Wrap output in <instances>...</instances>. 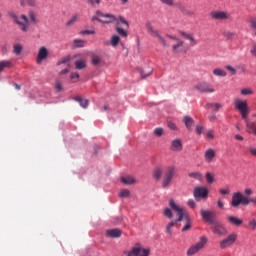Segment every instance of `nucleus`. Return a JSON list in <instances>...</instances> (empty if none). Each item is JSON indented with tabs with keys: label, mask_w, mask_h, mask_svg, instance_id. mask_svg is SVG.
I'll list each match as a JSON object with an SVG mask.
<instances>
[{
	"label": "nucleus",
	"mask_w": 256,
	"mask_h": 256,
	"mask_svg": "<svg viewBox=\"0 0 256 256\" xmlns=\"http://www.w3.org/2000/svg\"><path fill=\"white\" fill-rule=\"evenodd\" d=\"M74 65L78 70L85 69V67H87V60L85 59L77 60L75 61Z\"/></svg>",
	"instance_id": "26"
},
{
	"label": "nucleus",
	"mask_w": 256,
	"mask_h": 256,
	"mask_svg": "<svg viewBox=\"0 0 256 256\" xmlns=\"http://www.w3.org/2000/svg\"><path fill=\"white\" fill-rule=\"evenodd\" d=\"M250 53L253 57H256V46H253L250 50Z\"/></svg>",
	"instance_id": "63"
},
{
	"label": "nucleus",
	"mask_w": 256,
	"mask_h": 256,
	"mask_svg": "<svg viewBox=\"0 0 256 256\" xmlns=\"http://www.w3.org/2000/svg\"><path fill=\"white\" fill-rule=\"evenodd\" d=\"M70 79H79V74L77 72H72L70 74Z\"/></svg>",
	"instance_id": "62"
},
{
	"label": "nucleus",
	"mask_w": 256,
	"mask_h": 256,
	"mask_svg": "<svg viewBox=\"0 0 256 256\" xmlns=\"http://www.w3.org/2000/svg\"><path fill=\"white\" fill-rule=\"evenodd\" d=\"M246 123V127L248 129V133H254L256 127L254 122H251L249 119L246 118V120H244Z\"/></svg>",
	"instance_id": "27"
},
{
	"label": "nucleus",
	"mask_w": 256,
	"mask_h": 256,
	"mask_svg": "<svg viewBox=\"0 0 256 256\" xmlns=\"http://www.w3.org/2000/svg\"><path fill=\"white\" fill-rule=\"evenodd\" d=\"M226 69L228 71H230L232 75H236L237 74V70H235V68H233V66H229L228 65V66H226Z\"/></svg>",
	"instance_id": "55"
},
{
	"label": "nucleus",
	"mask_w": 256,
	"mask_h": 256,
	"mask_svg": "<svg viewBox=\"0 0 256 256\" xmlns=\"http://www.w3.org/2000/svg\"><path fill=\"white\" fill-rule=\"evenodd\" d=\"M235 241H237V234L231 233L226 238L219 242L220 248L227 249L231 247V245H233Z\"/></svg>",
	"instance_id": "10"
},
{
	"label": "nucleus",
	"mask_w": 256,
	"mask_h": 256,
	"mask_svg": "<svg viewBox=\"0 0 256 256\" xmlns=\"http://www.w3.org/2000/svg\"><path fill=\"white\" fill-rule=\"evenodd\" d=\"M96 15L98 17H103L104 19H107V20L102 19V23H104L105 25H109V23H114V21H117V17H115V15L103 14V12H101L100 10L96 11Z\"/></svg>",
	"instance_id": "13"
},
{
	"label": "nucleus",
	"mask_w": 256,
	"mask_h": 256,
	"mask_svg": "<svg viewBox=\"0 0 256 256\" xmlns=\"http://www.w3.org/2000/svg\"><path fill=\"white\" fill-rule=\"evenodd\" d=\"M250 204H251L250 198L245 196L243 193L239 191L233 193L230 205L234 207V209H237L240 205L247 207V205H250Z\"/></svg>",
	"instance_id": "3"
},
{
	"label": "nucleus",
	"mask_w": 256,
	"mask_h": 256,
	"mask_svg": "<svg viewBox=\"0 0 256 256\" xmlns=\"http://www.w3.org/2000/svg\"><path fill=\"white\" fill-rule=\"evenodd\" d=\"M207 241H208V239L206 236L200 237V241L197 242L196 244L192 245L187 250V255L192 256V255L199 253L201 251V249H203L205 247V245H207Z\"/></svg>",
	"instance_id": "7"
},
{
	"label": "nucleus",
	"mask_w": 256,
	"mask_h": 256,
	"mask_svg": "<svg viewBox=\"0 0 256 256\" xmlns=\"http://www.w3.org/2000/svg\"><path fill=\"white\" fill-rule=\"evenodd\" d=\"M248 228L251 230V231H256V220L255 218H252L248 221Z\"/></svg>",
	"instance_id": "36"
},
{
	"label": "nucleus",
	"mask_w": 256,
	"mask_h": 256,
	"mask_svg": "<svg viewBox=\"0 0 256 256\" xmlns=\"http://www.w3.org/2000/svg\"><path fill=\"white\" fill-rule=\"evenodd\" d=\"M129 195H131V191L127 190V189H123L119 192V197H122V198H127L129 197Z\"/></svg>",
	"instance_id": "37"
},
{
	"label": "nucleus",
	"mask_w": 256,
	"mask_h": 256,
	"mask_svg": "<svg viewBox=\"0 0 256 256\" xmlns=\"http://www.w3.org/2000/svg\"><path fill=\"white\" fill-rule=\"evenodd\" d=\"M118 21L125 25L126 29H129V22L123 16H118Z\"/></svg>",
	"instance_id": "42"
},
{
	"label": "nucleus",
	"mask_w": 256,
	"mask_h": 256,
	"mask_svg": "<svg viewBox=\"0 0 256 256\" xmlns=\"http://www.w3.org/2000/svg\"><path fill=\"white\" fill-rule=\"evenodd\" d=\"M121 41V38L117 35H112L110 39V43L112 47H117L119 45V42Z\"/></svg>",
	"instance_id": "32"
},
{
	"label": "nucleus",
	"mask_w": 256,
	"mask_h": 256,
	"mask_svg": "<svg viewBox=\"0 0 256 256\" xmlns=\"http://www.w3.org/2000/svg\"><path fill=\"white\" fill-rule=\"evenodd\" d=\"M146 30L147 32L152 36L155 37L156 39H158V42L160 43V45H162V47H170L169 42H167V40L165 39V37H163L159 31L155 30L153 28V24H151V22H146L145 24Z\"/></svg>",
	"instance_id": "6"
},
{
	"label": "nucleus",
	"mask_w": 256,
	"mask_h": 256,
	"mask_svg": "<svg viewBox=\"0 0 256 256\" xmlns=\"http://www.w3.org/2000/svg\"><path fill=\"white\" fill-rule=\"evenodd\" d=\"M121 182L124 185H135L136 180L133 178V176H126V177H121Z\"/></svg>",
	"instance_id": "23"
},
{
	"label": "nucleus",
	"mask_w": 256,
	"mask_h": 256,
	"mask_svg": "<svg viewBox=\"0 0 256 256\" xmlns=\"http://www.w3.org/2000/svg\"><path fill=\"white\" fill-rule=\"evenodd\" d=\"M216 153L212 148L207 149L204 152V159L206 163H211L215 159Z\"/></svg>",
	"instance_id": "18"
},
{
	"label": "nucleus",
	"mask_w": 256,
	"mask_h": 256,
	"mask_svg": "<svg viewBox=\"0 0 256 256\" xmlns=\"http://www.w3.org/2000/svg\"><path fill=\"white\" fill-rule=\"evenodd\" d=\"M205 135H206L207 139H210V140L215 139V134H214L213 130L206 131Z\"/></svg>",
	"instance_id": "46"
},
{
	"label": "nucleus",
	"mask_w": 256,
	"mask_h": 256,
	"mask_svg": "<svg viewBox=\"0 0 256 256\" xmlns=\"http://www.w3.org/2000/svg\"><path fill=\"white\" fill-rule=\"evenodd\" d=\"M11 61H0V73L5 69H11Z\"/></svg>",
	"instance_id": "28"
},
{
	"label": "nucleus",
	"mask_w": 256,
	"mask_h": 256,
	"mask_svg": "<svg viewBox=\"0 0 256 256\" xmlns=\"http://www.w3.org/2000/svg\"><path fill=\"white\" fill-rule=\"evenodd\" d=\"M207 195H209V190L206 187H196L194 189V197L196 199H206Z\"/></svg>",
	"instance_id": "16"
},
{
	"label": "nucleus",
	"mask_w": 256,
	"mask_h": 256,
	"mask_svg": "<svg viewBox=\"0 0 256 256\" xmlns=\"http://www.w3.org/2000/svg\"><path fill=\"white\" fill-rule=\"evenodd\" d=\"M219 193L221 195H229V193H231V190H229V188H224V189H220Z\"/></svg>",
	"instance_id": "52"
},
{
	"label": "nucleus",
	"mask_w": 256,
	"mask_h": 256,
	"mask_svg": "<svg viewBox=\"0 0 256 256\" xmlns=\"http://www.w3.org/2000/svg\"><path fill=\"white\" fill-rule=\"evenodd\" d=\"M213 75L216 77H227V72H225L223 69L215 68L213 70Z\"/></svg>",
	"instance_id": "30"
},
{
	"label": "nucleus",
	"mask_w": 256,
	"mask_h": 256,
	"mask_svg": "<svg viewBox=\"0 0 256 256\" xmlns=\"http://www.w3.org/2000/svg\"><path fill=\"white\" fill-rule=\"evenodd\" d=\"M182 121L188 131H193V125H195V120H193V118L190 116H184Z\"/></svg>",
	"instance_id": "19"
},
{
	"label": "nucleus",
	"mask_w": 256,
	"mask_h": 256,
	"mask_svg": "<svg viewBox=\"0 0 256 256\" xmlns=\"http://www.w3.org/2000/svg\"><path fill=\"white\" fill-rule=\"evenodd\" d=\"M227 219L229 223L235 225V227H241V225H243V221L237 216H228Z\"/></svg>",
	"instance_id": "21"
},
{
	"label": "nucleus",
	"mask_w": 256,
	"mask_h": 256,
	"mask_svg": "<svg viewBox=\"0 0 256 256\" xmlns=\"http://www.w3.org/2000/svg\"><path fill=\"white\" fill-rule=\"evenodd\" d=\"M221 107H223V105H221V103H214L213 109H214V111H218L221 109Z\"/></svg>",
	"instance_id": "59"
},
{
	"label": "nucleus",
	"mask_w": 256,
	"mask_h": 256,
	"mask_svg": "<svg viewBox=\"0 0 256 256\" xmlns=\"http://www.w3.org/2000/svg\"><path fill=\"white\" fill-rule=\"evenodd\" d=\"M77 19H79L78 15H74L72 16L66 23L67 27H71V25H73V23H75L77 21Z\"/></svg>",
	"instance_id": "38"
},
{
	"label": "nucleus",
	"mask_w": 256,
	"mask_h": 256,
	"mask_svg": "<svg viewBox=\"0 0 256 256\" xmlns=\"http://www.w3.org/2000/svg\"><path fill=\"white\" fill-rule=\"evenodd\" d=\"M211 231L214 233V235H218V237H225V235L228 233L225 225L217 220L212 223Z\"/></svg>",
	"instance_id": "8"
},
{
	"label": "nucleus",
	"mask_w": 256,
	"mask_h": 256,
	"mask_svg": "<svg viewBox=\"0 0 256 256\" xmlns=\"http://www.w3.org/2000/svg\"><path fill=\"white\" fill-rule=\"evenodd\" d=\"M115 31L120 37H123L124 39H126V37H128V35H129L125 29H123V28H121V26H119V23H117V25L115 27Z\"/></svg>",
	"instance_id": "24"
},
{
	"label": "nucleus",
	"mask_w": 256,
	"mask_h": 256,
	"mask_svg": "<svg viewBox=\"0 0 256 256\" xmlns=\"http://www.w3.org/2000/svg\"><path fill=\"white\" fill-rule=\"evenodd\" d=\"M176 223H179V221L177 220H172L171 222H169L166 225L165 231L168 235H171V229H173V227H175Z\"/></svg>",
	"instance_id": "29"
},
{
	"label": "nucleus",
	"mask_w": 256,
	"mask_h": 256,
	"mask_svg": "<svg viewBox=\"0 0 256 256\" xmlns=\"http://www.w3.org/2000/svg\"><path fill=\"white\" fill-rule=\"evenodd\" d=\"M21 51H23V46H21V44H14L13 54L14 55H21Z\"/></svg>",
	"instance_id": "34"
},
{
	"label": "nucleus",
	"mask_w": 256,
	"mask_h": 256,
	"mask_svg": "<svg viewBox=\"0 0 256 256\" xmlns=\"http://www.w3.org/2000/svg\"><path fill=\"white\" fill-rule=\"evenodd\" d=\"M169 206L171 207V209H173V211H175V213H177L178 223L181 221H185L186 224L182 228V232L185 233V231H189V229H191V218L189 217V214H187L185 209L179 207V205H177V203H175V200L173 199L169 200Z\"/></svg>",
	"instance_id": "2"
},
{
	"label": "nucleus",
	"mask_w": 256,
	"mask_h": 256,
	"mask_svg": "<svg viewBox=\"0 0 256 256\" xmlns=\"http://www.w3.org/2000/svg\"><path fill=\"white\" fill-rule=\"evenodd\" d=\"M214 180L215 179L213 178V175H211V173L207 172L206 173V181H207V183L211 184V183H213Z\"/></svg>",
	"instance_id": "49"
},
{
	"label": "nucleus",
	"mask_w": 256,
	"mask_h": 256,
	"mask_svg": "<svg viewBox=\"0 0 256 256\" xmlns=\"http://www.w3.org/2000/svg\"><path fill=\"white\" fill-rule=\"evenodd\" d=\"M244 193L247 196L253 195V190H251V188H246L244 189Z\"/></svg>",
	"instance_id": "61"
},
{
	"label": "nucleus",
	"mask_w": 256,
	"mask_h": 256,
	"mask_svg": "<svg viewBox=\"0 0 256 256\" xmlns=\"http://www.w3.org/2000/svg\"><path fill=\"white\" fill-rule=\"evenodd\" d=\"M171 151H183V143H181V139H174L172 141Z\"/></svg>",
	"instance_id": "20"
},
{
	"label": "nucleus",
	"mask_w": 256,
	"mask_h": 256,
	"mask_svg": "<svg viewBox=\"0 0 256 256\" xmlns=\"http://www.w3.org/2000/svg\"><path fill=\"white\" fill-rule=\"evenodd\" d=\"M167 127L170 128L171 131H177V125L172 121L167 122Z\"/></svg>",
	"instance_id": "45"
},
{
	"label": "nucleus",
	"mask_w": 256,
	"mask_h": 256,
	"mask_svg": "<svg viewBox=\"0 0 256 256\" xmlns=\"http://www.w3.org/2000/svg\"><path fill=\"white\" fill-rule=\"evenodd\" d=\"M75 47H84L85 45V41L81 40V39H75L73 41Z\"/></svg>",
	"instance_id": "43"
},
{
	"label": "nucleus",
	"mask_w": 256,
	"mask_h": 256,
	"mask_svg": "<svg viewBox=\"0 0 256 256\" xmlns=\"http://www.w3.org/2000/svg\"><path fill=\"white\" fill-rule=\"evenodd\" d=\"M47 57H49V50H47V47H44V46L40 47L36 57V63L38 65H41V63H43V61H45Z\"/></svg>",
	"instance_id": "12"
},
{
	"label": "nucleus",
	"mask_w": 256,
	"mask_h": 256,
	"mask_svg": "<svg viewBox=\"0 0 256 256\" xmlns=\"http://www.w3.org/2000/svg\"><path fill=\"white\" fill-rule=\"evenodd\" d=\"M196 133H197V135H201V133H203V126L197 125L196 126Z\"/></svg>",
	"instance_id": "56"
},
{
	"label": "nucleus",
	"mask_w": 256,
	"mask_h": 256,
	"mask_svg": "<svg viewBox=\"0 0 256 256\" xmlns=\"http://www.w3.org/2000/svg\"><path fill=\"white\" fill-rule=\"evenodd\" d=\"M234 107L236 111H239L241 118L247 120V117L249 116V104L247 103V100H242L239 98L235 99Z\"/></svg>",
	"instance_id": "5"
},
{
	"label": "nucleus",
	"mask_w": 256,
	"mask_h": 256,
	"mask_svg": "<svg viewBox=\"0 0 256 256\" xmlns=\"http://www.w3.org/2000/svg\"><path fill=\"white\" fill-rule=\"evenodd\" d=\"M54 87H55L57 93L63 91V85L61 84V82H56Z\"/></svg>",
	"instance_id": "50"
},
{
	"label": "nucleus",
	"mask_w": 256,
	"mask_h": 256,
	"mask_svg": "<svg viewBox=\"0 0 256 256\" xmlns=\"http://www.w3.org/2000/svg\"><path fill=\"white\" fill-rule=\"evenodd\" d=\"M27 5L29 7H36L37 6V0H26Z\"/></svg>",
	"instance_id": "51"
},
{
	"label": "nucleus",
	"mask_w": 256,
	"mask_h": 256,
	"mask_svg": "<svg viewBox=\"0 0 256 256\" xmlns=\"http://www.w3.org/2000/svg\"><path fill=\"white\" fill-rule=\"evenodd\" d=\"M101 63V57L98 55L92 56V65H99Z\"/></svg>",
	"instance_id": "41"
},
{
	"label": "nucleus",
	"mask_w": 256,
	"mask_h": 256,
	"mask_svg": "<svg viewBox=\"0 0 256 256\" xmlns=\"http://www.w3.org/2000/svg\"><path fill=\"white\" fill-rule=\"evenodd\" d=\"M163 215L167 217V219H173V211H171L170 208H164Z\"/></svg>",
	"instance_id": "35"
},
{
	"label": "nucleus",
	"mask_w": 256,
	"mask_h": 256,
	"mask_svg": "<svg viewBox=\"0 0 256 256\" xmlns=\"http://www.w3.org/2000/svg\"><path fill=\"white\" fill-rule=\"evenodd\" d=\"M151 73H153V70H150L149 72H145V71H141V77L143 79H145V77H149V75H151Z\"/></svg>",
	"instance_id": "54"
},
{
	"label": "nucleus",
	"mask_w": 256,
	"mask_h": 256,
	"mask_svg": "<svg viewBox=\"0 0 256 256\" xmlns=\"http://www.w3.org/2000/svg\"><path fill=\"white\" fill-rule=\"evenodd\" d=\"M163 132H164V130L161 127H158V128L154 129V135L156 137H163Z\"/></svg>",
	"instance_id": "39"
},
{
	"label": "nucleus",
	"mask_w": 256,
	"mask_h": 256,
	"mask_svg": "<svg viewBox=\"0 0 256 256\" xmlns=\"http://www.w3.org/2000/svg\"><path fill=\"white\" fill-rule=\"evenodd\" d=\"M122 233L123 232L119 228L109 229L106 231V235L112 239H118V237H121Z\"/></svg>",
	"instance_id": "17"
},
{
	"label": "nucleus",
	"mask_w": 256,
	"mask_h": 256,
	"mask_svg": "<svg viewBox=\"0 0 256 256\" xmlns=\"http://www.w3.org/2000/svg\"><path fill=\"white\" fill-rule=\"evenodd\" d=\"M188 177L201 181L203 179V174H201V172H191L188 174Z\"/></svg>",
	"instance_id": "31"
},
{
	"label": "nucleus",
	"mask_w": 256,
	"mask_h": 256,
	"mask_svg": "<svg viewBox=\"0 0 256 256\" xmlns=\"http://www.w3.org/2000/svg\"><path fill=\"white\" fill-rule=\"evenodd\" d=\"M175 175H177V167L175 165L167 166L164 171L163 167L157 166L152 171V177L156 181H161L162 189H169L171 185H173V180L175 179Z\"/></svg>",
	"instance_id": "1"
},
{
	"label": "nucleus",
	"mask_w": 256,
	"mask_h": 256,
	"mask_svg": "<svg viewBox=\"0 0 256 256\" xmlns=\"http://www.w3.org/2000/svg\"><path fill=\"white\" fill-rule=\"evenodd\" d=\"M82 35H95V32L93 30H84Z\"/></svg>",
	"instance_id": "58"
},
{
	"label": "nucleus",
	"mask_w": 256,
	"mask_h": 256,
	"mask_svg": "<svg viewBox=\"0 0 256 256\" xmlns=\"http://www.w3.org/2000/svg\"><path fill=\"white\" fill-rule=\"evenodd\" d=\"M7 15L11 19H13L17 25L21 27V31H23V33H27V31H29V20L27 19L26 15L22 14L20 16V19H22V21H19V16H17V14L13 11H9Z\"/></svg>",
	"instance_id": "4"
},
{
	"label": "nucleus",
	"mask_w": 256,
	"mask_h": 256,
	"mask_svg": "<svg viewBox=\"0 0 256 256\" xmlns=\"http://www.w3.org/2000/svg\"><path fill=\"white\" fill-rule=\"evenodd\" d=\"M186 39L190 41L191 45H197V40L195 39V37H193V35L188 34Z\"/></svg>",
	"instance_id": "48"
},
{
	"label": "nucleus",
	"mask_w": 256,
	"mask_h": 256,
	"mask_svg": "<svg viewBox=\"0 0 256 256\" xmlns=\"http://www.w3.org/2000/svg\"><path fill=\"white\" fill-rule=\"evenodd\" d=\"M248 151L253 157H256V148L253 146L248 147Z\"/></svg>",
	"instance_id": "53"
},
{
	"label": "nucleus",
	"mask_w": 256,
	"mask_h": 256,
	"mask_svg": "<svg viewBox=\"0 0 256 256\" xmlns=\"http://www.w3.org/2000/svg\"><path fill=\"white\" fill-rule=\"evenodd\" d=\"M200 93H215V88L211 87L209 83L201 82L195 87Z\"/></svg>",
	"instance_id": "14"
},
{
	"label": "nucleus",
	"mask_w": 256,
	"mask_h": 256,
	"mask_svg": "<svg viewBox=\"0 0 256 256\" xmlns=\"http://www.w3.org/2000/svg\"><path fill=\"white\" fill-rule=\"evenodd\" d=\"M69 61H71V56H66L64 58H62L61 60H59L57 62V65H68V68H71V64H69Z\"/></svg>",
	"instance_id": "33"
},
{
	"label": "nucleus",
	"mask_w": 256,
	"mask_h": 256,
	"mask_svg": "<svg viewBox=\"0 0 256 256\" xmlns=\"http://www.w3.org/2000/svg\"><path fill=\"white\" fill-rule=\"evenodd\" d=\"M255 91L252 90V88L249 87H244L240 90V95H242V97H247L249 95H254Z\"/></svg>",
	"instance_id": "25"
},
{
	"label": "nucleus",
	"mask_w": 256,
	"mask_h": 256,
	"mask_svg": "<svg viewBox=\"0 0 256 256\" xmlns=\"http://www.w3.org/2000/svg\"><path fill=\"white\" fill-rule=\"evenodd\" d=\"M160 2H162L163 5H168V7H173L175 5V1L173 0H160Z\"/></svg>",
	"instance_id": "47"
},
{
	"label": "nucleus",
	"mask_w": 256,
	"mask_h": 256,
	"mask_svg": "<svg viewBox=\"0 0 256 256\" xmlns=\"http://www.w3.org/2000/svg\"><path fill=\"white\" fill-rule=\"evenodd\" d=\"M188 205L191 207V209H195V201L194 200H189Z\"/></svg>",
	"instance_id": "64"
},
{
	"label": "nucleus",
	"mask_w": 256,
	"mask_h": 256,
	"mask_svg": "<svg viewBox=\"0 0 256 256\" xmlns=\"http://www.w3.org/2000/svg\"><path fill=\"white\" fill-rule=\"evenodd\" d=\"M74 101H77V103H80V107L83 109H87L89 107V101L87 99H83L79 96L74 97Z\"/></svg>",
	"instance_id": "22"
},
{
	"label": "nucleus",
	"mask_w": 256,
	"mask_h": 256,
	"mask_svg": "<svg viewBox=\"0 0 256 256\" xmlns=\"http://www.w3.org/2000/svg\"><path fill=\"white\" fill-rule=\"evenodd\" d=\"M211 17H212V19H216L218 21H225L227 19L229 21H231V15H229V13L223 12V11L212 12Z\"/></svg>",
	"instance_id": "15"
},
{
	"label": "nucleus",
	"mask_w": 256,
	"mask_h": 256,
	"mask_svg": "<svg viewBox=\"0 0 256 256\" xmlns=\"http://www.w3.org/2000/svg\"><path fill=\"white\" fill-rule=\"evenodd\" d=\"M91 21H99V23H102L103 19H101V16H92Z\"/></svg>",
	"instance_id": "57"
},
{
	"label": "nucleus",
	"mask_w": 256,
	"mask_h": 256,
	"mask_svg": "<svg viewBox=\"0 0 256 256\" xmlns=\"http://www.w3.org/2000/svg\"><path fill=\"white\" fill-rule=\"evenodd\" d=\"M208 119H209V121H211V122L213 123V122H215V120L217 119V115H215V114H210V115L208 116Z\"/></svg>",
	"instance_id": "60"
},
{
	"label": "nucleus",
	"mask_w": 256,
	"mask_h": 256,
	"mask_svg": "<svg viewBox=\"0 0 256 256\" xmlns=\"http://www.w3.org/2000/svg\"><path fill=\"white\" fill-rule=\"evenodd\" d=\"M28 17L31 23H37V16L35 15V12L30 11Z\"/></svg>",
	"instance_id": "40"
},
{
	"label": "nucleus",
	"mask_w": 256,
	"mask_h": 256,
	"mask_svg": "<svg viewBox=\"0 0 256 256\" xmlns=\"http://www.w3.org/2000/svg\"><path fill=\"white\" fill-rule=\"evenodd\" d=\"M223 36L226 39H233V37H235V33L231 32V31H225V32H223Z\"/></svg>",
	"instance_id": "44"
},
{
	"label": "nucleus",
	"mask_w": 256,
	"mask_h": 256,
	"mask_svg": "<svg viewBox=\"0 0 256 256\" xmlns=\"http://www.w3.org/2000/svg\"><path fill=\"white\" fill-rule=\"evenodd\" d=\"M168 39H172L173 41H176V44H174L172 46V52L173 53H181V51L183 50V45L185 44V42H183V40L172 36V35H167Z\"/></svg>",
	"instance_id": "11"
},
{
	"label": "nucleus",
	"mask_w": 256,
	"mask_h": 256,
	"mask_svg": "<svg viewBox=\"0 0 256 256\" xmlns=\"http://www.w3.org/2000/svg\"><path fill=\"white\" fill-rule=\"evenodd\" d=\"M200 215L203 221H205V223H208L209 225H212V223H215L217 221V213L211 210L201 209Z\"/></svg>",
	"instance_id": "9"
}]
</instances>
